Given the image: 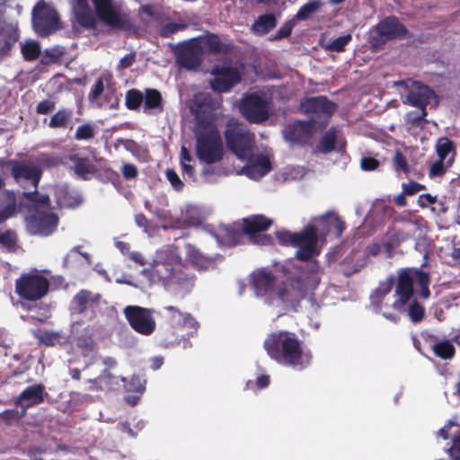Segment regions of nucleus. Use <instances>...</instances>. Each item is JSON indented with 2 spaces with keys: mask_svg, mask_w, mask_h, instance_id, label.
<instances>
[{
  "mask_svg": "<svg viewBox=\"0 0 460 460\" xmlns=\"http://www.w3.org/2000/svg\"><path fill=\"white\" fill-rule=\"evenodd\" d=\"M282 280L275 288L277 278L267 268L253 271L251 275V285L257 296L272 294L283 303H299L309 292L314 291L318 284L315 274L302 265L288 263L282 267Z\"/></svg>",
  "mask_w": 460,
  "mask_h": 460,
  "instance_id": "1",
  "label": "nucleus"
},
{
  "mask_svg": "<svg viewBox=\"0 0 460 460\" xmlns=\"http://www.w3.org/2000/svg\"><path fill=\"white\" fill-rule=\"evenodd\" d=\"M148 272L153 280L164 287L175 286L183 294L190 293L195 287L196 276L192 273L177 247H164L156 251Z\"/></svg>",
  "mask_w": 460,
  "mask_h": 460,
  "instance_id": "2",
  "label": "nucleus"
},
{
  "mask_svg": "<svg viewBox=\"0 0 460 460\" xmlns=\"http://www.w3.org/2000/svg\"><path fill=\"white\" fill-rule=\"evenodd\" d=\"M263 347L278 363L297 369L306 367L312 358L309 351H304L303 342L296 334L288 331L271 332L265 339Z\"/></svg>",
  "mask_w": 460,
  "mask_h": 460,
  "instance_id": "3",
  "label": "nucleus"
},
{
  "mask_svg": "<svg viewBox=\"0 0 460 460\" xmlns=\"http://www.w3.org/2000/svg\"><path fill=\"white\" fill-rule=\"evenodd\" d=\"M414 281L420 287V296L428 299L430 296L429 272L417 268H402L397 271L394 296L397 297L392 306L394 310L403 312L414 295Z\"/></svg>",
  "mask_w": 460,
  "mask_h": 460,
  "instance_id": "4",
  "label": "nucleus"
},
{
  "mask_svg": "<svg viewBox=\"0 0 460 460\" xmlns=\"http://www.w3.org/2000/svg\"><path fill=\"white\" fill-rule=\"evenodd\" d=\"M226 148L241 161H252L255 148V135L247 126L232 118L224 131Z\"/></svg>",
  "mask_w": 460,
  "mask_h": 460,
  "instance_id": "5",
  "label": "nucleus"
},
{
  "mask_svg": "<svg viewBox=\"0 0 460 460\" xmlns=\"http://www.w3.org/2000/svg\"><path fill=\"white\" fill-rule=\"evenodd\" d=\"M400 84L403 85L408 91L406 101L403 102L420 110V114L410 112L408 114L409 121L417 127L427 124L426 117L428 112L426 108L429 104L431 98L435 95L434 91L428 85L412 79L401 81Z\"/></svg>",
  "mask_w": 460,
  "mask_h": 460,
  "instance_id": "6",
  "label": "nucleus"
},
{
  "mask_svg": "<svg viewBox=\"0 0 460 460\" xmlns=\"http://www.w3.org/2000/svg\"><path fill=\"white\" fill-rule=\"evenodd\" d=\"M196 153L198 158L207 164H212L223 159L224 146L217 128L211 127L197 135Z\"/></svg>",
  "mask_w": 460,
  "mask_h": 460,
  "instance_id": "7",
  "label": "nucleus"
},
{
  "mask_svg": "<svg viewBox=\"0 0 460 460\" xmlns=\"http://www.w3.org/2000/svg\"><path fill=\"white\" fill-rule=\"evenodd\" d=\"M49 290V281L39 273H22L15 279V293L26 301H38L43 298Z\"/></svg>",
  "mask_w": 460,
  "mask_h": 460,
  "instance_id": "8",
  "label": "nucleus"
},
{
  "mask_svg": "<svg viewBox=\"0 0 460 460\" xmlns=\"http://www.w3.org/2000/svg\"><path fill=\"white\" fill-rule=\"evenodd\" d=\"M31 22L35 32L41 38L48 37L62 28L57 10L44 0L38 1L34 5Z\"/></svg>",
  "mask_w": 460,
  "mask_h": 460,
  "instance_id": "9",
  "label": "nucleus"
},
{
  "mask_svg": "<svg viewBox=\"0 0 460 460\" xmlns=\"http://www.w3.org/2000/svg\"><path fill=\"white\" fill-rule=\"evenodd\" d=\"M97 17L106 25L124 31L135 29L128 15L115 9L112 0H92Z\"/></svg>",
  "mask_w": 460,
  "mask_h": 460,
  "instance_id": "10",
  "label": "nucleus"
},
{
  "mask_svg": "<svg viewBox=\"0 0 460 460\" xmlns=\"http://www.w3.org/2000/svg\"><path fill=\"white\" fill-rule=\"evenodd\" d=\"M270 102L261 95L250 93L242 99L239 110L249 122L261 124L270 118Z\"/></svg>",
  "mask_w": 460,
  "mask_h": 460,
  "instance_id": "11",
  "label": "nucleus"
},
{
  "mask_svg": "<svg viewBox=\"0 0 460 460\" xmlns=\"http://www.w3.org/2000/svg\"><path fill=\"white\" fill-rule=\"evenodd\" d=\"M129 326L137 333L149 336L155 328L154 310L139 305H127L123 310Z\"/></svg>",
  "mask_w": 460,
  "mask_h": 460,
  "instance_id": "12",
  "label": "nucleus"
},
{
  "mask_svg": "<svg viewBox=\"0 0 460 460\" xmlns=\"http://www.w3.org/2000/svg\"><path fill=\"white\" fill-rule=\"evenodd\" d=\"M376 32L377 35L372 38L370 43L377 49L386 41L403 39L409 31L396 16H388L376 24Z\"/></svg>",
  "mask_w": 460,
  "mask_h": 460,
  "instance_id": "13",
  "label": "nucleus"
},
{
  "mask_svg": "<svg viewBox=\"0 0 460 460\" xmlns=\"http://www.w3.org/2000/svg\"><path fill=\"white\" fill-rule=\"evenodd\" d=\"M57 214L35 208L26 217V227L30 234L41 236L50 235L58 227Z\"/></svg>",
  "mask_w": 460,
  "mask_h": 460,
  "instance_id": "14",
  "label": "nucleus"
},
{
  "mask_svg": "<svg viewBox=\"0 0 460 460\" xmlns=\"http://www.w3.org/2000/svg\"><path fill=\"white\" fill-rule=\"evenodd\" d=\"M177 64L187 70H197L203 62L204 48L197 38L182 42L175 53Z\"/></svg>",
  "mask_w": 460,
  "mask_h": 460,
  "instance_id": "15",
  "label": "nucleus"
},
{
  "mask_svg": "<svg viewBox=\"0 0 460 460\" xmlns=\"http://www.w3.org/2000/svg\"><path fill=\"white\" fill-rule=\"evenodd\" d=\"M319 235L314 225H307L301 232L296 233L295 245L297 247L296 258L307 261L318 254L316 251Z\"/></svg>",
  "mask_w": 460,
  "mask_h": 460,
  "instance_id": "16",
  "label": "nucleus"
},
{
  "mask_svg": "<svg viewBox=\"0 0 460 460\" xmlns=\"http://www.w3.org/2000/svg\"><path fill=\"white\" fill-rule=\"evenodd\" d=\"M10 169L11 175L17 183L29 181L37 189L42 172L40 168L29 161L8 160L4 163Z\"/></svg>",
  "mask_w": 460,
  "mask_h": 460,
  "instance_id": "17",
  "label": "nucleus"
},
{
  "mask_svg": "<svg viewBox=\"0 0 460 460\" xmlns=\"http://www.w3.org/2000/svg\"><path fill=\"white\" fill-rule=\"evenodd\" d=\"M212 75L211 88L217 93H226L241 81L239 71L232 66L215 67Z\"/></svg>",
  "mask_w": 460,
  "mask_h": 460,
  "instance_id": "18",
  "label": "nucleus"
},
{
  "mask_svg": "<svg viewBox=\"0 0 460 460\" xmlns=\"http://www.w3.org/2000/svg\"><path fill=\"white\" fill-rule=\"evenodd\" d=\"M314 225L316 227L318 235L324 238L330 233H334L336 237H341L345 230L346 225L335 211H327L323 215L314 217Z\"/></svg>",
  "mask_w": 460,
  "mask_h": 460,
  "instance_id": "19",
  "label": "nucleus"
},
{
  "mask_svg": "<svg viewBox=\"0 0 460 460\" xmlns=\"http://www.w3.org/2000/svg\"><path fill=\"white\" fill-rule=\"evenodd\" d=\"M315 123L314 119L296 120L285 128L284 137L293 144L305 145L312 138Z\"/></svg>",
  "mask_w": 460,
  "mask_h": 460,
  "instance_id": "20",
  "label": "nucleus"
},
{
  "mask_svg": "<svg viewBox=\"0 0 460 460\" xmlns=\"http://www.w3.org/2000/svg\"><path fill=\"white\" fill-rule=\"evenodd\" d=\"M300 107L305 114H314L326 119L331 118L337 109L333 102L323 95L305 98L301 101Z\"/></svg>",
  "mask_w": 460,
  "mask_h": 460,
  "instance_id": "21",
  "label": "nucleus"
},
{
  "mask_svg": "<svg viewBox=\"0 0 460 460\" xmlns=\"http://www.w3.org/2000/svg\"><path fill=\"white\" fill-rule=\"evenodd\" d=\"M47 393L44 385L37 384L28 386L22 391L21 394L14 398L13 402L26 412L27 409L42 403Z\"/></svg>",
  "mask_w": 460,
  "mask_h": 460,
  "instance_id": "22",
  "label": "nucleus"
},
{
  "mask_svg": "<svg viewBox=\"0 0 460 460\" xmlns=\"http://www.w3.org/2000/svg\"><path fill=\"white\" fill-rule=\"evenodd\" d=\"M101 296L99 294H93L86 289H81L74 297L71 302L70 310L73 314H83L87 310L94 312L96 307L99 306Z\"/></svg>",
  "mask_w": 460,
  "mask_h": 460,
  "instance_id": "23",
  "label": "nucleus"
},
{
  "mask_svg": "<svg viewBox=\"0 0 460 460\" xmlns=\"http://www.w3.org/2000/svg\"><path fill=\"white\" fill-rule=\"evenodd\" d=\"M4 181L0 177V221H6L16 212V197L13 191L4 189Z\"/></svg>",
  "mask_w": 460,
  "mask_h": 460,
  "instance_id": "24",
  "label": "nucleus"
},
{
  "mask_svg": "<svg viewBox=\"0 0 460 460\" xmlns=\"http://www.w3.org/2000/svg\"><path fill=\"white\" fill-rule=\"evenodd\" d=\"M272 224L273 221L270 218L258 214L243 218L242 226L245 234L252 236L257 233L267 231Z\"/></svg>",
  "mask_w": 460,
  "mask_h": 460,
  "instance_id": "25",
  "label": "nucleus"
},
{
  "mask_svg": "<svg viewBox=\"0 0 460 460\" xmlns=\"http://www.w3.org/2000/svg\"><path fill=\"white\" fill-rule=\"evenodd\" d=\"M215 108V101L209 93H198L194 94L191 111L199 119L202 116L210 113Z\"/></svg>",
  "mask_w": 460,
  "mask_h": 460,
  "instance_id": "26",
  "label": "nucleus"
},
{
  "mask_svg": "<svg viewBox=\"0 0 460 460\" xmlns=\"http://www.w3.org/2000/svg\"><path fill=\"white\" fill-rule=\"evenodd\" d=\"M144 112L161 113L164 111L163 97L161 93L153 88H146L144 93Z\"/></svg>",
  "mask_w": 460,
  "mask_h": 460,
  "instance_id": "27",
  "label": "nucleus"
},
{
  "mask_svg": "<svg viewBox=\"0 0 460 460\" xmlns=\"http://www.w3.org/2000/svg\"><path fill=\"white\" fill-rule=\"evenodd\" d=\"M69 160L74 163L75 172L84 180L87 179L88 174L96 172V166L87 157L72 155Z\"/></svg>",
  "mask_w": 460,
  "mask_h": 460,
  "instance_id": "28",
  "label": "nucleus"
},
{
  "mask_svg": "<svg viewBox=\"0 0 460 460\" xmlns=\"http://www.w3.org/2000/svg\"><path fill=\"white\" fill-rule=\"evenodd\" d=\"M164 310L171 314V319L177 324L182 327L193 329H197L199 327V323L190 314L182 313L177 307L172 305L165 306Z\"/></svg>",
  "mask_w": 460,
  "mask_h": 460,
  "instance_id": "29",
  "label": "nucleus"
},
{
  "mask_svg": "<svg viewBox=\"0 0 460 460\" xmlns=\"http://www.w3.org/2000/svg\"><path fill=\"white\" fill-rule=\"evenodd\" d=\"M277 25V19L272 13L260 15L252 25V31L257 35H266Z\"/></svg>",
  "mask_w": 460,
  "mask_h": 460,
  "instance_id": "30",
  "label": "nucleus"
},
{
  "mask_svg": "<svg viewBox=\"0 0 460 460\" xmlns=\"http://www.w3.org/2000/svg\"><path fill=\"white\" fill-rule=\"evenodd\" d=\"M187 261L199 270L209 268L214 261L211 258L204 256L198 249L192 246L186 247Z\"/></svg>",
  "mask_w": 460,
  "mask_h": 460,
  "instance_id": "31",
  "label": "nucleus"
},
{
  "mask_svg": "<svg viewBox=\"0 0 460 460\" xmlns=\"http://www.w3.org/2000/svg\"><path fill=\"white\" fill-rule=\"evenodd\" d=\"M271 170L270 159L265 155H259L258 158L246 166V172L252 177H261Z\"/></svg>",
  "mask_w": 460,
  "mask_h": 460,
  "instance_id": "32",
  "label": "nucleus"
},
{
  "mask_svg": "<svg viewBox=\"0 0 460 460\" xmlns=\"http://www.w3.org/2000/svg\"><path fill=\"white\" fill-rule=\"evenodd\" d=\"M436 153L438 155V159L447 161L448 155L450 157L456 158V146L453 140L447 137H439L436 143Z\"/></svg>",
  "mask_w": 460,
  "mask_h": 460,
  "instance_id": "33",
  "label": "nucleus"
},
{
  "mask_svg": "<svg viewBox=\"0 0 460 460\" xmlns=\"http://www.w3.org/2000/svg\"><path fill=\"white\" fill-rule=\"evenodd\" d=\"M73 118V111L69 109L58 110L49 122V127L51 128H67Z\"/></svg>",
  "mask_w": 460,
  "mask_h": 460,
  "instance_id": "34",
  "label": "nucleus"
},
{
  "mask_svg": "<svg viewBox=\"0 0 460 460\" xmlns=\"http://www.w3.org/2000/svg\"><path fill=\"white\" fill-rule=\"evenodd\" d=\"M337 142V129L332 127L326 131L317 146V150L322 154H329L335 150Z\"/></svg>",
  "mask_w": 460,
  "mask_h": 460,
  "instance_id": "35",
  "label": "nucleus"
},
{
  "mask_svg": "<svg viewBox=\"0 0 460 460\" xmlns=\"http://www.w3.org/2000/svg\"><path fill=\"white\" fill-rule=\"evenodd\" d=\"M144 102V93L138 89H129L125 94V106L129 111L139 110Z\"/></svg>",
  "mask_w": 460,
  "mask_h": 460,
  "instance_id": "36",
  "label": "nucleus"
},
{
  "mask_svg": "<svg viewBox=\"0 0 460 460\" xmlns=\"http://www.w3.org/2000/svg\"><path fill=\"white\" fill-rule=\"evenodd\" d=\"M432 349L434 354L442 359H450L456 353L454 345L447 340L434 343Z\"/></svg>",
  "mask_w": 460,
  "mask_h": 460,
  "instance_id": "37",
  "label": "nucleus"
},
{
  "mask_svg": "<svg viewBox=\"0 0 460 460\" xmlns=\"http://www.w3.org/2000/svg\"><path fill=\"white\" fill-rule=\"evenodd\" d=\"M454 157H448L447 161L438 159L429 167V176L430 178L442 177L447 170L453 165Z\"/></svg>",
  "mask_w": 460,
  "mask_h": 460,
  "instance_id": "38",
  "label": "nucleus"
},
{
  "mask_svg": "<svg viewBox=\"0 0 460 460\" xmlns=\"http://www.w3.org/2000/svg\"><path fill=\"white\" fill-rule=\"evenodd\" d=\"M75 18L78 24L85 29H94L96 27L95 18L86 6L75 12Z\"/></svg>",
  "mask_w": 460,
  "mask_h": 460,
  "instance_id": "39",
  "label": "nucleus"
},
{
  "mask_svg": "<svg viewBox=\"0 0 460 460\" xmlns=\"http://www.w3.org/2000/svg\"><path fill=\"white\" fill-rule=\"evenodd\" d=\"M18 237L14 230L7 229L0 232V244L8 252H15L17 251Z\"/></svg>",
  "mask_w": 460,
  "mask_h": 460,
  "instance_id": "40",
  "label": "nucleus"
},
{
  "mask_svg": "<svg viewBox=\"0 0 460 460\" xmlns=\"http://www.w3.org/2000/svg\"><path fill=\"white\" fill-rule=\"evenodd\" d=\"M203 43L207 51L209 53L220 54L225 52L224 45L217 34L209 33L203 39Z\"/></svg>",
  "mask_w": 460,
  "mask_h": 460,
  "instance_id": "41",
  "label": "nucleus"
},
{
  "mask_svg": "<svg viewBox=\"0 0 460 460\" xmlns=\"http://www.w3.org/2000/svg\"><path fill=\"white\" fill-rule=\"evenodd\" d=\"M408 316L412 323H420L425 317V307L416 299L411 301L408 306Z\"/></svg>",
  "mask_w": 460,
  "mask_h": 460,
  "instance_id": "42",
  "label": "nucleus"
},
{
  "mask_svg": "<svg viewBox=\"0 0 460 460\" xmlns=\"http://www.w3.org/2000/svg\"><path fill=\"white\" fill-rule=\"evenodd\" d=\"M393 169L398 174L403 172L408 175L410 172V166L405 155L400 151L396 150L392 158Z\"/></svg>",
  "mask_w": 460,
  "mask_h": 460,
  "instance_id": "43",
  "label": "nucleus"
},
{
  "mask_svg": "<svg viewBox=\"0 0 460 460\" xmlns=\"http://www.w3.org/2000/svg\"><path fill=\"white\" fill-rule=\"evenodd\" d=\"M323 5L320 0H312L302 5L296 14L297 20H306L312 13L318 11Z\"/></svg>",
  "mask_w": 460,
  "mask_h": 460,
  "instance_id": "44",
  "label": "nucleus"
},
{
  "mask_svg": "<svg viewBox=\"0 0 460 460\" xmlns=\"http://www.w3.org/2000/svg\"><path fill=\"white\" fill-rule=\"evenodd\" d=\"M351 40L352 36L349 33L338 37L330 40L325 46V49L332 52H343L346 46L351 41Z\"/></svg>",
  "mask_w": 460,
  "mask_h": 460,
  "instance_id": "45",
  "label": "nucleus"
},
{
  "mask_svg": "<svg viewBox=\"0 0 460 460\" xmlns=\"http://www.w3.org/2000/svg\"><path fill=\"white\" fill-rule=\"evenodd\" d=\"M22 196L25 199L36 205H41L47 208L50 207V199L49 195L39 193L37 189L33 191H23Z\"/></svg>",
  "mask_w": 460,
  "mask_h": 460,
  "instance_id": "46",
  "label": "nucleus"
},
{
  "mask_svg": "<svg viewBox=\"0 0 460 460\" xmlns=\"http://www.w3.org/2000/svg\"><path fill=\"white\" fill-rule=\"evenodd\" d=\"M22 54L26 61H34L40 55V44L36 41L27 42L22 47Z\"/></svg>",
  "mask_w": 460,
  "mask_h": 460,
  "instance_id": "47",
  "label": "nucleus"
},
{
  "mask_svg": "<svg viewBox=\"0 0 460 460\" xmlns=\"http://www.w3.org/2000/svg\"><path fill=\"white\" fill-rule=\"evenodd\" d=\"M63 55L64 51L58 47L46 49L41 55L40 63L43 65L57 63L60 60Z\"/></svg>",
  "mask_w": 460,
  "mask_h": 460,
  "instance_id": "48",
  "label": "nucleus"
},
{
  "mask_svg": "<svg viewBox=\"0 0 460 460\" xmlns=\"http://www.w3.org/2000/svg\"><path fill=\"white\" fill-rule=\"evenodd\" d=\"M187 23L167 22L161 26L159 34L162 38H170L180 31L187 29Z\"/></svg>",
  "mask_w": 460,
  "mask_h": 460,
  "instance_id": "49",
  "label": "nucleus"
},
{
  "mask_svg": "<svg viewBox=\"0 0 460 460\" xmlns=\"http://www.w3.org/2000/svg\"><path fill=\"white\" fill-rule=\"evenodd\" d=\"M137 15L141 23L145 26H148L150 21L156 18V13L154 11L153 5L143 4L138 8Z\"/></svg>",
  "mask_w": 460,
  "mask_h": 460,
  "instance_id": "50",
  "label": "nucleus"
},
{
  "mask_svg": "<svg viewBox=\"0 0 460 460\" xmlns=\"http://www.w3.org/2000/svg\"><path fill=\"white\" fill-rule=\"evenodd\" d=\"M94 135V127L90 123H85L76 128L74 137L76 140H89L93 138Z\"/></svg>",
  "mask_w": 460,
  "mask_h": 460,
  "instance_id": "51",
  "label": "nucleus"
},
{
  "mask_svg": "<svg viewBox=\"0 0 460 460\" xmlns=\"http://www.w3.org/2000/svg\"><path fill=\"white\" fill-rule=\"evenodd\" d=\"M394 284V276H389L385 281H381L378 287L375 289L374 293L380 299L385 297L393 288Z\"/></svg>",
  "mask_w": 460,
  "mask_h": 460,
  "instance_id": "52",
  "label": "nucleus"
},
{
  "mask_svg": "<svg viewBox=\"0 0 460 460\" xmlns=\"http://www.w3.org/2000/svg\"><path fill=\"white\" fill-rule=\"evenodd\" d=\"M112 378L111 373L108 369H104L102 374L97 376L96 378H91L87 380V383H89L90 389L93 391H102V384L106 380H110Z\"/></svg>",
  "mask_w": 460,
  "mask_h": 460,
  "instance_id": "53",
  "label": "nucleus"
},
{
  "mask_svg": "<svg viewBox=\"0 0 460 460\" xmlns=\"http://www.w3.org/2000/svg\"><path fill=\"white\" fill-rule=\"evenodd\" d=\"M26 412L22 410L20 412L17 409H8L4 410L0 413V419L5 421L6 424H11L13 421H17L22 419Z\"/></svg>",
  "mask_w": 460,
  "mask_h": 460,
  "instance_id": "54",
  "label": "nucleus"
},
{
  "mask_svg": "<svg viewBox=\"0 0 460 460\" xmlns=\"http://www.w3.org/2000/svg\"><path fill=\"white\" fill-rule=\"evenodd\" d=\"M388 237L399 246L402 243L411 238V234L402 229H393L388 233Z\"/></svg>",
  "mask_w": 460,
  "mask_h": 460,
  "instance_id": "55",
  "label": "nucleus"
},
{
  "mask_svg": "<svg viewBox=\"0 0 460 460\" xmlns=\"http://www.w3.org/2000/svg\"><path fill=\"white\" fill-rule=\"evenodd\" d=\"M166 179L176 191H181L184 188L183 181L180 179L178 173L173 169H167L165 172Z\"/></svg>",
  "mask_w": 460,
  "mask_h": 460,
  "instance_id": "56",
  "label": "nucleus"
},
{
  "mask_svg": "<svg viewBox=\"0 0 460 460\" xmlns=\"http://www.w3.org/2000/svg\"><path fill=\"white\" fill-rule=\"evenodd\" d=\"M295 26L294 20L287 21L282 27L279 29L277 33L270 39L271 40H280L284 38H288Z\"/></svg>",
  "mask_w": 460,
  "mask_h": 460,
  "instance_id": "57",
  "label": "nucleus"
},
{
  "mask_svg": "<svg viewBox=\"0 0 460 460\" xmlns=\"http://www.w3.org/2000/svg\"><path fill=\"white\" fill-rule=\"evenodd\" d=\"M276 237L279 243L282 245H291L294 247L296 233L290 231H279L276 232Z\"/></svg>",
  "mask_w": 460,
  "mask_h": 460,
  "instance_id": "58",
  "label": "nucleus"
},
{
  "mask_svg": "<svg viewBox=\"0 0 460 460\" xmlns=\"http://www.w3.org/2000/svg\"><path fill=\"white\" fill-rule=\"evenodd\" d=\"M448 452L453 460H460V432L454 433Z\"/></svg>",
  "mask_w": 460,
  "mask_h": 460,
  "instance_id": "59",
  "label": "nucleus"
},
{
  "mask_svg": "<svg viewBox=\"0 0 460 460\" xmlns=\"http://www.w3.org/2000/svg\"><path fill=\"white\" fill-rule=\"evenodd\" d=\"M380 165V162L371 156H365L360 161V168L365 172L376 170Z\"/></svg>",
  "mask_w": 460,
  "mask_h": 460,
  "instance_id": "60",
  "label": "nucleus"
},
{
  "mask_svg": "<svg viewBox=\"0 0 460 460\" xmlns=\"http://www.w3.org/2000/svg\"><path fill=\"white\" fill-rule=\"evenodd\" d=\"M76 346L79 349H83L87 351H93L95 349L94 341L91 336L88 335H81L78 337Z\"/></svg>",
  "mask_w": 460,
  "mask_h": 460,
  "instance_id": "61",
  "label": "nucleus"
},
{
  "mask_svg": "<svg viewBox=\"0 0 460 460\" xmlns=\"http://www.w3.org/2000/svg\"><path fill=\"white\" fill-rule=\"evenodd\" d=\"M103 91H104L103 81L102 78H99L95 82L91 92L89 93L88 100L90 102H94V101L98 100L101 97V95L102 94Z\"/></svg>",
  "mask_w": 460,
  "mask_h": 460,
  "instance_id": "62",
  "label": "nucleus"
},
{
  "mask_svg": "<svg viewBox=\"0 0 460 460\" xmlns=\"http://www.w3.org/2000/svg\"><path fill=\"white\" fill-rule=\"evenodd\" d=\"M404 194L409 196L414 195L417 192L426 190V186L414 181H410L408 183L402 184Z\"/></svg>",
  "mask_w": 460,
  "mask_h": 460,
  "instance_id": "63",
  "label": "nucleus"
},
{
  "mask_svg": "<svg viewBox=\"0 0 460 460\" xmlns=\"http://www.w3.org/2000/svg\"><path fill=\"white\" fill-rule=\"evenodd\" d=\"M55 102L51 100H43L40 102L36 106V112L38 114H49L55 110Z\"/></svg>",
  "mask_w": 460,
  "mask_h": 460,
  "instance_id": "64",
  "label": "nucleus"
}]
</instances>
